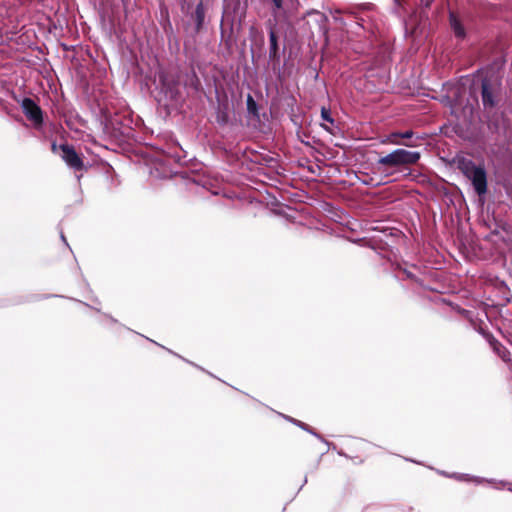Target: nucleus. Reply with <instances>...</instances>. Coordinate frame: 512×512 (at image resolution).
Wrapping results in <instances>:
<instances>
[{
	"label": "nucleus",
	"mask_w": 512,
	"mask_h": 512,
	"mask_svg": "<svg viewBox=\"0 0 512 512\" xmlns=\"http://www.w3.org/2000/svg\"><path fill=\"white\" fill-rule=\"evenodd\" d=\"M455 164L463 175L471 181L479 196L487 192V174L483 166L476 165L471 159L463 156L457 157Z\"/></svg>",
	"instance_id": "f257e3e1"
},
{
	"label": "nucleus",
	"mask_w": 512,
	"mask_h": 512,
	"mask_svg": "<svg viewBox=\"0 0 512 512\" xmlns=\"http://www.w3.org/2000/svg\"><path fill=\"white\" fill-rule=\"evenodd\" d=\"M420 153L417 151H409L405 149H396L388 155L381 157L377 164L388 167H399L404 165H412L418 162Z\"/></svg>",
	"instance_id": "f03ea898"
},
{
	"label": "nucleus",
	"mask_w": 512,
	"mask_h": 512,
	"mask_svg": "<svg viewBox=\"0 0 512 512\" xmlns=\"http://www.w3.org/2000/svg\"><path fill=\"white\" fill-rule=\"evenodd\" d=\"M21 108L26 117L33 122L35 126H40L43 122L41 108L30 98H24Z\"/></svg>",
	"instance_id": "7ed1b4c3"
},
{
	"label": "nucleus",
	"mask_w": 512,
	"mask_h": 512,
	"mask_svg": "<svg viewBox=\"0 0 512 512\" xmlns=\"http://www.w3.org/2000/svg\"><path fill=\"white\" fill-rule=\"evenodd\" d=\"M60 150L62 151V159L65 161V163L75 169V170H81L84 166L82 159L78 156L75 149L68 145L63 144L60 145Z\"/></svg>",
	"instance_id": "20e7f679"
},
{
	"label": "nucleus",
	"mask_w": 512,
	"mask_h": 512,
	"mask_svg": "<svg viewBox=\"0 0 512 512\" xmlns=\"http://www.w3.org/2000/svg\"><path fill=\"white\" fill-rule=\"evenodd\" d=\"M482 101L485 107H493L495 105L494 92L487 80L482 82Z\"/></svg>",
	"instance_id": "39448f33"
},
{
	"label": "nucleus",
	"mask_w": 512,
	"mask_h": 512,
	"mask_svg": "<svg viewBox=\"0 0 512 512\" xmlns=\"http://www.w3.org/2000/svg\"><path fill=\"white\" fill-rule=\"evenodd\" d=\"M450 25L456 37L461 39L465 37V30L453 13H450Z\"/></svg>",
	"instance_id": "423d86ee"
},
{
	"label": "nucleus",
	"mask_w": 512,
	"mask_h": 512,
	"mask_svg": "<svg viewBox=\"0 0 512 512\" xmlns=\"http://www.w3.org/2000/svg\"><path fill=\"white\" fill-rule=\"evenodd\" d=\"M400 135V132H393L386 136L384 139L381 140V143L383 144H394V145H404L407 147H415L417 144L414 143H404L398 140Z\"/></svg>",
	"instance_id": "0eeeda50"
},
{
	"label": "nucleus",
	"mask_w": 512,
	"mask_h": 512,
	"mask_svg": "<svg viewBox=\"0 0 512 512\" xmlns=\"http://www.w3.org/2000/svg\"><path fill=\"white\" fill-rule=\"evenodd\" d=\"M269 40H270L269 57H270V59L275 60L278 58V43H277L276 33L273 29H271L269 32Z\"/></svg>",
	"instance_id": "6e6552de"
},
{
	"label": "nucleus",
	"mask_w": 512,
	"mask_h": 512,
	"mask_svg": "<svg viewBox=\"0 0 512 512\" xmlns=\"http://www.w3.org/2000/svg\"><path fill=\"white\" fill-rule=\"evenodd\" d=\"M321 117L324 121H327L330 123L334 122V120L331 118L330 110H328L324 107L321 109Z\"/></svg>",
	"instance_id": "1a4fd4ad"
},
{
	"label": "nucleus",
	"mask_w": 512,
	"mask_h": 512,
	"mask_svg": "<svg viewBox=\"0 0 512 512\" xmlns=\"http://www.w3.org/2000/svg\"><path fill=\"white\" fill-rule=\"evenodd\" d=\"M196 15H197L198 20L201 21L202 18H203V15H204L202 4L197 5V7H196Z\"/></svg>",
	"instance_id": "9d476101"
},
{
	"label": "nucleus",
	"mask_w": 512,
	"mask_h": 512,
	"mask_svg": "<svg viewBox=\"0 0 512 512\" xmlns=\"http://www.w3.org/2000/svg\"><path fill=\"white\" fill-rule=\"evenodd\" d=\"M500 348H501V345H500L498 342L494 344V349H495V351H496V352H497V353L502 357V359H503V360H505V361H506V360H507V358H506V354H505V353H503V354H502V353L500 352Z\"/></svg>",
	"instance_id": "9b49d317"
},
{
	"label": "nucleus",
	"mask_w": 512,
	"mask_h": 512,
	"mask_svg": "<svg viewBox=\"0 0 512 512\" xmlns=\"http://www.w3.org/2000/svg\"><path fill=\"white\" fill-rule=\"evenodd\" d=\"M412 136H413V132L411 130L403 132V133L400 132V135H399L400 138H404V139H409Z\"/></svg>",
	"instance_id": "f8f14e48"
},
{
	"label": "nucleus",
	"mask_w": 512,
	"mask_h": 512,
	"mask_svg": "<svg viewBox=\"0 0 512 512\" xmlns=\"http://www.w3.org/2000/svg\"><path fill=\"white\" fill-rule=\"evenodd\" d=\"M291 421H292L293 423L297 424L298 426H300L301 428H303V429H307V428H306V425H305L304 423H302V422H300V421H297V420H294V419H291Z\"/></svg>",
	"instance_id": "ddd939ff"
},
{
	"label": "nucleus",
	"mask_w": 512,
	"mask_h": 512,
	"mask_svg": "<svg viewBox=\"0 0 512 512\" xmlns=\"http://www.w3.org/2000/svg\"><path fill=\"white\" fill-rule=\"evenodd\" d=\"M426 6H429L433 0H421Z\"/></svg>",
	"instance_id": "4468645a"
},
{
	"label": "nucleus",
	"mask_w": 512,
	"mask_h": 512,
	"mask_svg": "<svg viewBox=\"0 0 512 512\" xmlns=\"http://www.w3.org/2000/svg\"><path fill=\"white\" fill-rule=\"evenodd\" d=\"M56 148H57V147H56V144H53V145H52V149H53V151H55V150H56Z\"/></svg>",
	"instance_id": "2eb2a0df"
},
{
	"label": "nucleus",
	"mask_w": 512,
	"mask_h": 512,
	"mask_svg": "<svg viewBox=\"0 0 512 512\" xmlns=\"http://www.w3.org/2000/svg\"><path fill=\"white\" fill-rule=\"evenodd\" d=\"M61 238L64 242H66L65 236L63 234H61Z\"/></svg>",
	"instance_id": "dca6fc26"
},
{
	"label": "nucleus",
	"mask_w": 512,
	"mask_h": 512,
	"mask_svg": "<svg viewBox=\"0 0 512 512\" xmlns=\"http://www.w3.org/2000/svg\"><path fill=\"white\" fill-rule=\"evenodd\" d=\"M475 481H476L477 483H480V482H481V480H479V479H477V478H475Z\"/></svg>",
	"instance_id": "f3484780"
},
{
	"label": "nucleus",
	"mask_w": 512,
	"mask_h": 512,
	"mask_svg": "<svg viewBox=\"0 0 512 512\" xmlns=\"http://www.w3.org/2000/svg\"><path fill=\"white\" fill-rule=\"evenodd\" d=\"M394 2H397V0H393Z\"/></svg>",
	"instance_id": "a211bd4d"
}]
</instances>
